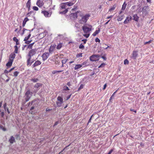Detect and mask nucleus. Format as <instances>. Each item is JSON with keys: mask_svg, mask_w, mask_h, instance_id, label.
I'll return each mask as SVG.
<instances>
[{"mask_svg": "<svg viewBox=\"0 0 154 154\" xmlns=\"http://www.w3.org/2000/svg\"><path fill=\"white\" fill-rule=\"evenodd\" d=\"M66 4L65 3H63L61 4V9L59 12L60 14H66L68 11V10L66 9Z\"/></svg>", "mask_w": 154, "mask_h": 154, "instance_id": "f257e3e1", "label": "nucleus"}, {"mask_svg": "<svg viewBox=\"0 0 154 154\" xmlns=\"http://www.w3.org/2000/svg\"><path fill=\"white\" fill-rule=\"evenodd\" d=\"M32 92L30 91V89H29L27 91L24 95L25 100L26 102L29 100L32 96Z\"/></svg>", "mask_w": 154, "mask_h": 154, "instance_id": "f03ea898", "label": "nucleus"}, {"mask_svg": "<svg viewBox=\"0 0 154 154\" xmlns=\"http://www.w3.org/2000/svg\"><path fill=\"white\" fill-rule=\"evenodd\" d=\"M90 16V14H88L82 16L81 19L79 20V23L81 24L85 23L87 22Z\"/></svg>", "mask_w": 154, "mask_h": 154, "instance_id": "7ed1b4c3", "label": "nucleus"}, {"mask_svg": "<svg viewBox=\"0 0 154 154\" xmlns=\"http://www.w3.org/2000/svg\"><path fill=\"white\" fill-rule=\"evenodd\" d=\"M88 26H82V29L85 33H90L91 30L92 26L91 25H88Z\"/></svg>", "mask_w": 154, "mask_h": 154, "instance_id": "20e7f679", "label": "nucleus"}, {"mask_svg": "<svg viewBox=\"0 0 154 154\" xmlns=\"http://www.w3.org/2000/svg\"><path fill=\"white\" fill-rule=\"evenodd\" d=\"M56 101L57 105L58 107H60L63 102V98L60 96H58L57 98Z\"/></svg>", "mask_w": 154, "mask_h": 154, "instance_id": "39448f33", "label": "nucleus"}, {"mask_svg": "<svg viewBox=\"0 0 154 154\" xmlns=\"http://www.w3.org/2000/svg\"><path fill=\"white\" fill-rule=\"evenodd\" d=\"M41 13L46 17H50L52 14V12L51 11H47L45 10H42Z\"/></svg>", "mask_w": 154, "mask_h": 154, "instance_id": "423d86ee", "label": "nucleus"}, {"mask_svg": "<svg viewBox=\"0 0 154 154\" xmlns=\"http://www.w3.org/2000/svg\"><path fill=\"white\" fill-rule=\"evenodd\" d=\"M25 31H27L29 32H28L29 35H28V36L27 37H26L25 38L24 40V41H27L30 38V37L31 35V34L30 33V32L29 31H28V30L27 29L24 28L23 29V32L21 33V35L22 36L24 34V32Z\"/></svg>", "mask_w": 154, "mask_h": 154, "instance_id": "0eeeda50", "label": "nucleus"}, {"mask_svg": "<svg viewBox=\"0 0 154 154\" xmlns=\"http://www.w3.org/2000/svg\"><path fill=\"white\" fill-rule=\"evenodd\" d=\"M100 56L99 55H93L90 56V60L91 61H95L98 60Z\"/></svg>", "mask_w": 154, "mask_h": 154, "instance_id": "6e6552de", "label": "nucleus"}, {"mask_svg": "<svg viewBox=\"0 0 154 154\" xmlns=\"http://www.w3.org/2000/svg\"><path fill=\"white\" fill-rule=\"evenodd\" d=\"M37 51V49H32L29 51L28 57H32V56L35 55L36 54Z\"/></svg>", "mask_w": 154, "mask_h": 154, "instance_id": "1a4fd4ad", "label": "nucleus"}, {"mask_svg": "<svg viewBox=\"0 0 154 154\" xmlns=\"http://www.w3.org/2000/svg\"><path fill=\"white\" fill-rule=\"evenodd\" d=\"M49 54L48 52H45L42 56V60L43 61L46 60L48 57Z\"/></svg>", "mask_w": 154, "mask_h": 154, "instance_id": "9d476101", "label": "nucleus"}, {"mask_svg": "<svg viewBox=\"0 0 154 154\" xmlns=\"http://www.w3.org/2000/svg\"><path fill=\"white\" fill-rule=\"evenodd\" d=\"M31 59V57H28V58L26 61L27 65V66H30L32 64L33 62V61H32Z\"/></svg>", "mask_w": 154, "mask_h": 154, "instance_id": "9b49d317", "label": "nucleus"}, {"mask_svg": "<svg viewBox=\"0 0 154 154\" xmlns=\"http://www.w3.org/2000/svg\"><path fill=\"white\" fill-rule=\"evenodd\" d=\"M132 55L131 57L134 60L136 59L138 56L137 51H133L132 54Z\"/></svg>", "mask_w": 154, "mask_h": 154, "instance_id": "f8f14e48", "label": "nucleus"}, {"mask_svg": "<svg viewBox=\"0 0 154 154\" xmlns=\"http://www.w3.org/2000/svg\"><path fill=\"white\" fill-rule=\"evenodd\" d=\"M132 17L131 16L127 17L124 22V24H127L131 20Z\"/></svg>", "mask_w": 154, "mask_h": 154, "instance_id": "ddd939ff", "label": "nucleus"}, {"mask_svg": "<svg viewBox=\"0 0 154 154\" xmlns=\"http://www.w3.org/2000/svg\"><path fill=\"white\" fill-rule=\"evenodd\" d=\"M41 64V62L40 61L37 60L36 61H35L34 63L33 64V65L32 66V68H34L36 66L40 65Z\"/></svg>", "mask_w": 154, "mask_h": 154, "instance_id": "4468645a", "label": "nucleus"}, {"mask_svg": "<svg viewBox=\"0 0 154 154\" xmlns=\"http://www.w3.org/2000/svg\"><path fill=\"white\" fill-rule=\"evenodd\" d=\"M36 4L39 7H42L44 4L43 2L40 0H37Z\"/></svg>", "mask_w": 154, "mask_h": 154, "instance_id": "2eb2a0df", "label": "nucleus"}, {"mask_svg": "<svg viewBox=\"0 0 154 154\" xmlns=\"http://www.w3.org/2000/svg\"><path fill=\"white\" fill-rule=\"evenodd\" d=\"M15 54H11L9 56V60H11V61H13L14 59L15 58Z\"/></svg>", "mask_w": 154, "mask_h": 154, "instance_id": "dca6fc26", "label": "nucleus"}, {"mask_svg": "<svg viewBox=\"0 0 154 154\" xmlns=\"http://www.w3.org/2000/svg\"><path fill=\"white\" fill-rule=\"evenodd\" d=\"M13 61L11 60H9L8 63L6 64V66L7 67V68H10L12 65Z\"/></svg>", "mask_w": 154, "mask_h": 154, "instance_id": "f3484780", "label": "nucleus"}, {"mask_svg": "<svg viewBox=\"0 0 154 154\" xmlns=\"http://www.w3.org/2000/svg\"><path fill=\"white\" fill-rule=\"evenodd\" d=\"M26 7L28 8V10H29L31 6V0H28L26 4Z\"/></svg>", "mask_w": 154, "mask_h": 154, "instance_id": "a211bd4d", "label": "nucleus"}, {"mask_svg": "<svg viewBox=\"0 0 154 154\" xmlns=\"http://www.w3.org/2000/svg\"><path fill=\"white\" fill-rule=\"evenodd\" d=\"M9 141L10 143L12 144L15 142V138L13 136H11L9 140Z\"/></svg>", "mask_w": 154, "mask_h": 154, "instance_id": "6ab92c4d", "label": "nucleus"}, {"mask_svg": "<svg viewBox=\"0 0 154 154\" xmlns=\"http://www.w3.org/2000/svg\"><path fill=\"white\" fill-rule=\"evenodd\" d=\"M100 29L98 28V30H96L93 34L92 35L94 36H96L100 32Z\"/></svg>", "mask_w": 154, "mask_h": 154, "instance_id": "aec40b11", "label": "nucleus"}, {"mask_svg": "<svg viewBox=\"0 0 154 154\" xmlns=\"http://www.w3.org/2000/svg\"><path fill=\"white\" fill-rule=\"evenodd\" d=\"M133 17L134 20L136 21H138L139 17H138L137 14L134 15L133 16Z\"/></svg>", "mask_w": 154, "mask_h": 154, "instance_id": "412c9836", "label": "nucleus"}, {"mask_svg": "<svg viewBox=\"0 0 154 154\" xmlns=\"http://www.w3.org/2000/svg\"><path fill=\"white\" fill-rule=\"evenodd\" d=\"M82 66V65L80 64L76 65L74 68L75 70H77L79 69Z\"/></svg>", "mask_w": 154, "mask_h": 154, "instance_id": "4be33fe9", "label": "nucleus"}, {"mask_svg": "<svg viewBox=\"0 0 154 154\" xmlns=\"http://www.w3.org/2000/svg\"><path fill=\"white\" fill-rule=\"evenodd\" d=\"M42 84L39 83H37L35 84L34 86V87L35 88H39L40 87L42 86Z\"/></svg>", "mask_w": 154, "mask_h": 154, "instance_id": "5701e85b", "label": "nucleus"}, {"mask_svg": "<svg viewBox=\"0 0 154 154\" xmlns=\"http://www.w3.org/2000/svg\"><path fill=\"white\" fill-rule=\"evenodd\" d=\"M20 29H19L18 28L16 29L14 31L16 32L17 34L19 32L20 30L22 29V27L21 26H19Z\"/></svg>", "mask_w": 154, "mask_h": 154, "instance_id": "b1692460", "label": "nucleus"}, {"mask_svg": "<svg viewBox=\"0 0 154 154\" xmlns=\"http://www.w3.org/2000/svg\"><path fill=\"white\" fill-rule=\"evenodd\" d=\"M127 4L125 2L123 5H122V10H124L125 9Z\"/></svg>", "mask_w": 154, "mask_h": 154, "instance_id": "393cba45", "label": "nucleus"}, {"mask_svg": "<svg viewBox=\"0 0 154 154\" xmlns=\"http://www.w3.org/2000/svg\"><path fill=\"white\" fill-rule=\"evenodd\" d=\"M116 6V5H113L112 7L109 9V11H112L114 10L115 9Z\"/></svg>", "mask_w": 154, "mask_h": 154, "instance_id": "a878e982", "label": "nucleus"}, {"mask_svg": "<svg viewBox=\"0 0 154 154\" xmlns=\"http://www.w3.org/2000/svg\"><path fill=\"white\" fill-rule=\"evenodd\" d=\"M55 46H51L49 49V52H51L55 48Z\"/></svg>", "mask_w": 154, "mask_h": 154, "instance_id": "bb28decb", "label": "nucleus"}, {"mask_svg": "<svg viewBox=\"0 0 154 154\" xmlns=\"http://www.w3.org/2000/svg\"><path fill=\"white\" fill-rule=\"evenodd\" d=\"M103 48L104 49H107V48L109 47V46H108L105 43H103Z\"/></svg>", "mask_w": 154, "mask_h": 154, "instance_id": "cd10ccee", "label": "nucleus"}, {"mask_svg": "<svg viewBox=\"0 0 154 154\" xmlns=\"http://www.w3.org/2000/svg\"><path fill=\"white\" fill-rule=\"evenodd\" d=\"M63 44L62 43H59L57 45V48L58 49H60L62 46Z\"/></svg>", "mask_w": 154, "mask_h": 154, "instance_id": "c85d7f7f", "label": "nucleus"}, {"mask_svg": "<svg viewBox=\"0 0 154 154\" xmlns=\"http://www.w3.org/2000/svg\"><path fill=\"white\" fill-rule=\"evenodd\" d=\"M34 42H33L31 44H29L27 48L29 49H31L32 48V46H33Z\"/></svg>", "mask_w": 154, "mask_h": 154, "instance_id": "c756f323", "label": "nucleus"}, {"mask_svg": "<svg viewBox=\"0 0 154 154\" xmlns=\"http://www.w3.org/2000/svg\"><path fill=\"white\" fill-rule=\"evenodd\" d=\"M31 81L33 82H36L38 81V79L37 78L32 79H31Z\"/></svg>", "mask_w": 154, "mask_h": 154, "instance_id": "7c9ffc66", "label": "nucleus"}, {"mask_svg": "<svg viewBox=\"0 0 154 154\" xmlns=\"http://www.w3.org/2000/svg\"><path fill=\"white\" fill-rule=\"evenodd\" d=\"M63 71V70H60V71H57V70H54L52 72V73L53 74H55L57 72H61Z\"/></svg>", "mask_w": 154, "mask_h": 154, "instance_id": "2f4dec72", "label": "nucleus"}, {"mask_svg": "<svg viewBox=\"0 0 154 154\" xmlns=\"http://www.w3.org/2000/svg\"><path fill=\"white\" fill-rule=\"evenodd\" d=\"M19 73V72L18 71H15L14 73V75L15 77H17L18 75V74Z\"/></svg>", "mask_w": 154, "mask_h": 154, "instance_id": "473e14b6", "label": "nucleus"}, {"mask_svg": "<svg viewBox=\"0 0 154 154\" xmlns=\"http://www.w3.org/2000/svg\"><path fill=\"white\" fill-rule=\"evenodd\" d=\"M63 91H69V89L68 87H67V86H65L63 87Z\"/></svg>", "mask_w": 154, "mask_h": 154, "instance_id": "72a5a7b5", "label": "nucleus"}, {"mask_svg": "<svg viewBox=\"0 0 154 154\" xmlns=\"http://www.w3.org/2000/svg\"><path fill=\"white\" fill-rule=\"evenodd\" d=\"M117 90H116L115 92L111 96V97H110L109 99V100L111 101L113 98V97L114 96L115 94L117 92Z\"/></svg>", "mask_w": 154, "mask_h": 154, "instance_id": "f704fd0d", "label": "nucleus"}, {"mask_svg": "<svg viewBox=\"0 0 154 154\" xmlns=\"http://www.w3.org/2000/svg\"><path fill=\"white\" fill-rule=\"evenodd\" d=\"M15 50L14 52L15 53L17 54L18 53V48L17 47V45H15L14 47Z\"/></svg>", "mask_w": 154, "mask_h": 154, "instance_id": "c9c22d12", "label": "nucleus"}, {"mask_svg": "<svg viewBox=\"0 0 154 154\" xmlns=\"http://www.w3.org/2000/svg\"><path fill=\"white\" fill-rule=\"evenodd\" d=\"M0 128L4 131H6V128L2 125L0 126Z\"/></svg>", "mask_w": 154, "mask_h": 154, "instance_id": "e433bc0d", "label": "nucleus"}, {"mask_svg": "<svg viewBox=\"0 0 154 154\" xmlns=\"http://www.w3.org/2000/svg\"><path fill=\"white\" fill-rule=\"evenodd\" d=\"M79 48L80 49H83L84 48V46L82 45V44H81L79 46Z\"/></svg>", "mask_w": 154, "mask_h": 154, "instance_id": "4c0bfd02", "label": "nucleus"}, {"mask_svg": "<svg viewBox=\"0 0 154 154\" xmlns=\"http://www.w3.org/2000/svg\"><path fill=\"white\" fill-rule=\"evenodd\" d=\"M29 20L28 19V18L27 17H26L25 18H24V20L23 21V23H26V22L28 21Z\"/></svg>", "mask_w": 154, "mask_h": 154, "instance_id": "58836bf2", "label": "nucleus"}, {"mask_svg": "<svg viewBox=\"0 0 154 154\" xmlns=\"http://www.w3.org/2000/svg\"><path fill=\"white\" fill-rule=\"evenodd\" d=\"M68 60L67 59H64L62 60V64H65Z\"/></svg>", "mask_w": 154, "mask_h": 154, "instance_id": "ea45409f", "label": "nucleus"}, {"mask_svg": "<svg viewBox=\"0 0 154 154\" xmlns=\"http://www.w3.org/2000/svg\"><path fill=\"white\" fill-rule=\"evenodd\" d=\"M86 34H84L83 35L86 38H88L89 35H90V33H85Z\"/></svg>", "mask_w": 154, "mask_h": 154, "instance_id": "a19ab883", "label": "nucleus"}, {"mask_svg": "<svg viewBox=\"0 0 154 154\" xmlns=\"http://www.w3.org/2000/svg\"><path fill=\"white\" fill-rule=\"evenodd\" d=\"M123 19L122 16H121L120 17H118L117 19V20L118 21H121Z\"/></svg>", "mask_w": 154, "mask_h": 154, "instance_id": "79ce46f5", "label": "nucleus"}, {"mask_svg": "<svg viewBox=\"0 0 154 154\" xmlns=\"http://www.w3.org/2000/svg\"><path fill=\"white\" fill-rule=\"evenodd\" d=\"M32 9L33 10L36 11L38 10V8L36 6H33L32 8Z\"/></svg>", "mask_w": 154, "mask_h": 154, "instance_id": "37998d69", "label": "nucleus"}, {"mask_svg": "<svg viewBox=\"0 0 154 154\" xmlns=\"http://www.w3.org/2000/svg\"><path fill=\"white\" fill-rule=\"evenodd\" d=\"M84 85L83 84H81L78 88V90H79L83 88Z\"/></svg>", "mask_w": 154, "mask_h": 154, "instance_id": "c03bdc74", "label": "nucleus"}, {"mask_svg": "<svg viewBox=\"0 0 154 154\" xmlns=\"http://www.w3.org/2000/svg\"><path fill=\"white\" fill-rule=\"evenodd\" d=\"M34 109V107L33 106H32L30 109V110L31 111H30V112L31 113V114H33V112H32V110Z\"/></svg>", "mask_w": 154, "mask_h": 154, "instance_id": "a18cd8bd", "label": "nucleus"}, {"mask_svg": "<svg viewBox=\"0 0 154 154\" xmlns=\"http://www.w3.org/2000/svg\"><path fill=\"white\" fill-rule=\"evenodd\" d=\"M82 57V53H80L76 55V57Z\"/></svg>", "mask_w": 154, "mask_h": 154, "instance_id": "49530a36", "label": "nucleus"}, {"mask_svg": "<svg viewBox=\"0 0 154 154\" xmlns=\"http://www.w3.org/2000/svg\"><path fill=\"white\" fill-rule=\"evenodd\" d=\"M13 40L15 42L18 41V39L16 37H14L13 38Z\"/></svg>", "mask_w": 154, "mask_h": 154, "instance_id": "de8ad7c7", "label": "nucleus"}, {"mask_svg": "<svg viewBox=\"0 0 154 154\" xmlns=\"http://www.w3.org/2000/svg\"><path fill=\"white\" fill-rule=\"evenodd\" d=\"M6 106H7L6 103H5L3 105V108L5 111L6 110V109L7 108H6Z\"/></svg>", "mask_w": 154, "mask_h": 154, "instance_id": "09e8293b", "label": "nucleus"}, {"mask_svg": "<svg viewBox=\"0 0 154 154\" xmlns=\"http://www.w3.org/2000/svg\"><path fill=\"white\" fill-rule=\"evenodd\" d=\"M128 63H129L127 59L125 60L124 61V64H128Z\"/></svg>", "mask_w": 154, "mask_h": 154, "instance_id": "8fccbe9b", "label": "nucleus"}, {"mask_svg": "<svg viewBox=\"0 0 154 154\" xmlns=\"http://www.w3.org/2000/svg\"><path fill=\"white\" fill-rule=\"evenodd\" d=\"M152 40H150L148 42H146L144 43V45H146V44H149L150 43L152 42Z\"/></svg>", "mask_w": 154, "mask_h": 154, "instance_id": "3c124183", "label": "nucleus"}, {"mask_svg": "<svg viewBox=\"0 0 154 154\" xmlns=\"http://www.w3.org/2000/svg\"><path fill=\"white\" fill-rule=\"evenodd\" d=\"M105 65V64L104 63H102L100 66H98V68H100V67H103Z\"/></svg>", "mask_w": 154, "mask_h": 154, "instance_id": "603ef678", "label": "nucleus"}, {"mask_svg": "<svg viewBox=\"0 0 154 154\" xmlns=\"http://www.w3.org/2000/svg\"><path fill=\"white\" fill-rule=\"evenodd\" d=\"M52 110V109H49L48 108H47L46 109V111L47 112V111H51Z\"/></svg>", "mask_w": 154, "mask_h": 154, "instance_id": "864d4df0", "label": "nucleus"}, {"mask_svg": "<svg viewBox=\"0 0 154 154\" xmlns=\"http://www.w3.org/2000/svg\"><path fill=\"white\" fill-rule=\"evenodd\" d=\"M95 41L96 42H100V40L98 38H97L95 39Z\"/></svg>", "mask_w": 154, "mask_h": 154, "instance_id": "5fc2aeb1", "label": "nucleus"}, {"mask_svg": "<svg viewBox=\"0 0 154 154\" xmlns=\"http://www.w3.org/2000/svg\"><path fill=\"white\" fill-rule=\"evenodd\" d=\"M82 42H84V44H85L86 43V42L87 41V40L86 39H82Z\"/></svg>", "mask_w": 154, "mask_h": 154, "instance_id": "6e6d98bb", "label": "nucleus"}, {"mask_svg": "<svg viewBox=\"0 0 154 154\" xmlns=\"http://www.w3.org/2000/svg\"><path fill=\"white\" fill-rule=\"evenodd\" d=\"M26 42H25V43L26 44H29L31 42V41L30 40V41H25Z\"/></svg>", "mask_w": 154, "mask_h": 154, "instance_id": "4d7b16f0", "label": "nucleus"}, {"mask_svg": "<svg viewBox=\"0 0 154 154\" xmlns=\"http://www.w3.org/2000/svg\"><path fill=\"white\" fill-rule=\"evenodd\" d=\"M71 95V94H70V95L67 96V97L66 98V100H69L70 97Z\"/></svg>", "mask_w": 154, "mask_h": 154, "instance_id": "13d9d810", "label": "nucleus"}, {"mask_svg": "<svg viewBox=\"0 0 154 154\" xmlns=\"http://www.w3.org/2000/svg\"><path fill=\"white\" fill-rule=\"evenodd\" d=\"M113 151V149H111L109 152L107 153V154H111L112 152Z\"/></svg>", "mask_w": 154, "mask_h": 154, "instance_id": "bf43d9fd", "label": "nucleus"}, {"mask_svg": "<svg viewBox=\"0 0 154 154\" xmlns=\"http://www.w3.org/2000/svg\"><path fill=\"white\" fill-rule=\"evenodd\" d=\"M130 110L131 111H132V112H135V113H136V112H137V111L136 110H135L133 109H130Z\"/></svg>", "mask_w": 154, "mask_h": 154, "instance_id": "052dcab7", "label": "nucleus"}, {"mask_svg": "<svg viewBox=\"0 0 154 154\" xmlns=\"http://www.w3.org/2000/svg\"><path fill=\"white\" fill-rule=\"evenodd\" d=\"M106 86H107V85H106V84L104 85L103 87V90H105L106 89Z\"/></svg>", "mask_w": 154, "mask_h": 154, "instance_id": "680f3d73", "label": "nucleus"}, {"mask_svg": "<svg viewBox=\"0 0 154 154\" xmlns=\"http://www.w3.org/2000/svg\"><path fill=\"white\" fill-rule=\"evenodd\" d=\"M4 115V112H2L1 113V116L2 117H3Z\"/></svg>", "mask_w": 154, "mask_h": 154, "instance_id": "e2e57ef3", "label": "nucleus"}, {"mask_svg": "<svg viewBox=\"0 0 154 154\" xmlns=\"http://www.w3.org/2000/svg\"><path fill=\"white\" fill-rule=\"evenodd\" d=\"M60 63V62L59 61H56L55 63L56 64H59Z\"/></svg>", "mask_w": 154, "mask_h": 154, "instance_id": "0e129e2a", "label": "nucleus"}, {"mask_svg": "<svg viewBox=\"0 0 154 154\" xmlns=\"http://www.w3.org/2000/svg\"><path fill=\"white\" fill-rule=\"evenodd\" d=\"M4 72L5 74H8V72H9V71H8L7 70H5L4 71Z\"/></svg>", "mask_w": 154, "mask_h": 154, "instance_id": "69168bd1", "label": "nucleus"}, {"mask_svg": "<svg viewBox=\"0 0 154 154\" xmlns=\"http://www.w3.org/2000/svg\"><path fill=\"white\" fill-rule=\"evenodd\" d=\"M14 67H13L12 68H11V69H10V70H9V72H11V71L12 70H14Z\"/></svg>", "mask_w": 154, "mask_h": 154, "instance_id": "338daca9", "label": "nucleus"}, {"mask_svg": "<svg viewBox=\"0 0 154 154\" xmlns=\"http://www.w3.org/2000/svg\"><path fill=\"white\" fill-rule=\"evenodd\" d=\"M102 58L104 60H106V57H105L104 56H102Z\"/></svg>", "mask_w": 154, "mask_h": 154, "instance_id": "774afa93", "label": "nucleus"}]
</instances>
